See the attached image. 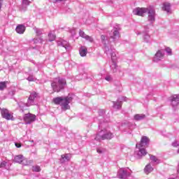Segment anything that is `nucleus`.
<instances>
[{
  "label": "nucleus",
  "instance_id": "nucleus-21",
  "mask_svg": "<svg viewBox=\"0 0 179 179\" xmlns=\"http://www.w3.org/2000/svg\"><path fill=\"white\" fill-rule=\"evenodd\" d=\"M135 121H142V120H145L146 118V115L145 114H136L134 116Z\"/></svg>",
  "mask_w": 179,
  "mask_h": 179
},
{
  "label": "nucleus",
  "instance_id": "nucleus-3",
  "mask_svg": "<svg viewBox=\"0 0 179 179\" xmlns=\"http://www.w3.org/2000/svg\"><path fill=\"white\" fill-rule=\"evenodd\" d=\"M101 40L102 44H103L105 53L107 55H110L112 62H115V57H117V55H115L114 49H113L111 46H108L110 44V42L108 41V38L104 35H101Z\"/></svg>",
  "mask_w": 179,
  "mask_h": 179
},
{
  "label": "nucleus",
  "instance_id": "nucleus-16",
  "mask_svg": "<svg viewBox=\"0 0 179 179\" xmlns=\"http://www.w3.org/2000/svg\"><path fill=\"white\" fill-rule=\"evenodd\" d=\"M171 103L172 107H177L179 104V94H175L171 96Z\"/></svg>",
  "mask_w": 179,
  "mask_h": 179
},
{
  "label": "nucleus",
  "instance_id": "nucleus-10",
  "mask_svg": "<svg viewBox=\"0 0 179 179\" xmlns=\"http://www.w3.org/2000/svg\"><path fill=\"white\" fill-rule=\"evenodd\" d=\"M148 14V21L150 22V23H153L155 22V16L156 15V11H155V9L153 8H147V13Z\"/></svg>",
  "mask_w": 179,
  "mask_h": 179
},
{
  "label": "nucleus",
  "instance_id": "nucleus-36",
  "mask_svg": "<svg viewBox=\"0 0 179 179\" xmlns=\"http://www.w3.org/2000/svg\"><path fill=\"white\" fill-rule=\"evenodd\" d=\"M22 5H25V6H29V5H30V1L22 0Z\"/></svg>",
  "mask_w": 179,
  "mask_h": 179
},
{
  "label": "nucleus",
  "instance_id": "nucleus-25",
  "mask_svg": "<svg viewBox=\"0 0 179 179\" xmlns=\"http://www.w3.org/2000/svg\"><path fill=\"white\" fill-rule=\"evenodd\" d=\"M144 171L147 174H149V173H152V171H153V167H152V165H150V164H148L147 166H145Z\"/></svg>",
  "mask_w": 179,
  "mask_h": 179
},
{
  "label": "nucleus",
  "instance_id": "nucleus-40",
  "mask_svg": "<svg viewBox=\"0 0 179 179\" xmlns=\"http://www.w3.org/2000/svg\"><path fill=\"white\" fill-rule=\"evenodd\" d=\"M8 164V162L3 161L0 164V168L6 167V165Z\"/></svg>",
  "mask_w": 179,
  "mask_h": 179
},
{
  "label": "nucleus",
  "instance_id": "nucleus-7",
  "mask_svg": "<svg viewBox=\"0 0 179 179\" xmlns=\"http://www.w3.org/2000/svg\"><path fill=\"white\" fill-rule=\"evenodd\" d=\"M131 173L127 171L124 168H121L117 172V177L120 179H125L127 177H129Z\"/></svg>",
  "mask_w": 179,
  "mask_h": 179
},
{
  "label": "nucleus",
  "instance_id": "nucleus-6",
  "mask_svg": "<svg viewBox=\"0 0 179 179\" xmlns=\"http://www.w3.org/2000/svg\"><path fill=\"white\" fill-rule=\"evenodd\" d=\"M24 121L27 125L31 124V122H34V121H36V115L31 113H27L24 116Z\"/></svg>",
  "mask_w": 179,
  "mask_h": 179
},
{
  "label": "nucleus",
  "instance_id": "nucleus-22",
  "mask_svg": "<svg viewBox=\"0 0 179 179\" xmlns=\"http://www.w3.org/2000/svg\"><path fill=\"white\" fill-rule=\"evenodd\" d=\"M141 148V146L138 147L139 151L137 154L138 157H142V156H146V155H148V152H146V150L145 148Z\"/></svg>",
  "mask_w": 179,
  "mask_h": 179
},
{
  "label": "nucleus",
  "instance_id": "nucleus-12",
  "mask_svg": "<svg viewBox=\"0 0 179 179\" xmlns=\"http://www.w3.org/2000/svg\"><path fill=\"white\" fill-rule=\"evenodd\" d=\"M147 10L148 8H136L133 10V13L134 15H137V16H145Z\"/></svg>",
  "mask_w": 179,
  "mask_h": 179
},
{
  "label": "nucleus",
  "instance_id": "nucleus-44",
  "mask_svg": "<svg viewBox=\"0 0 179 179\" xmlns=\"http://www.w3.org/2000/svg\"><path fill=\"white\" fill-rule=\"evenodd\" d=\"M15 145L16 146V148H22V144L19 143H15Z\"/></svg>",
  "mask_w": 179,
  "mask_h": 179
},
{
  "label": "nucleus",
  "instance_id": "nucleus-26",
  "mask_svg": "<svg viewBox=\"0 0 179 179\" xmlns=\"http://www.w3.org/2000/svg\"><path fill=\"white\" fill-rule=\"evenodd\" d=\"M66 162H69V156L68 154L62 155V158L60 159V163H66Z\"/></svg>",
  "mask_w": 179,
  "mask_h": 179
},
{
  "label": "nucleus",
  "instance_id": "nucleus-4",
  "mask_svg": "<svg viewBox=\"0 0 179 179\" xmlns=\"http://www.w3.org/2000/svg\"><path fill=\"white\" fill-rule=\"evenodd\" d=\"M65 86H66V80L61 77L55 78L51 83L52 90L57 93L64 90Z\"/></svg>",
  "mask_w": 179,
  "mask_h": 179
},
{
  "label": "nucleus",
  "instance_id": "nucleus-9",
  "mask_svg": "<svg viewBox=\"0 0 179 179\" xmlns=\"http://www.w3.org/2000/svg\"><path fill=\"white\" fill-rule=\"evenodd\" d=\"M38 97V93L36 92H33L30 94L28 100L27 106H34V100Z\"/></svg>",
  "mask_w": 179,
  "mask_h": 179
},
{
  "label": "nucleus",
  "instance_id": "nucleus-45",
  "mask_svg": "<svg viewBox=\"0 0 179 179\" xmlns=\"http://www.w3.org/2000/svg\"><path fill=\"white\" fill-rule=\"evenodd\" d=\"M97 153H99V154H101L103 153V152H104L103 150L100 149V148H98L97 150H96Z\"/></svg>",
  "mask_w": 179,
  "mask_h": 179
},
{
  "label": "nucleus",
  "instance_id": "nucleus-28",
  "mask_svg": "<svg viewBox=\"0 0 179 179\" xmlns=\"http://www.w3.org/2000/svg\"><path fill=\"white\" fill-rule=\"evenodd\" d=\"M49 41H54L55 40V34H52L51 31L48 34Z\"/></svg>",
  "mask_w": 179,
  "mask_h": 179
},
{
  "label": "nucleus",
  "instance_id": "nucleus-35",
  "mask_svg": "<svg viewBox=\"0 0 179 179\" xmlns=\"http://www.w3.org/2000/svg\"><path fill=\"white\" fill-rule=\"evenodd\" d=\"M165 51L166 52H167L168 55H172V51H171V48H165Z\"/></svg>",
  "mask_w": 179,
  "mask_h": 179
},
{
  "label": "nucleus",
  "instance_id": "nucleus-14",
  "mask_svg": "<svg viewBox=\"0 0 179 179\" xmlns=\"http://www.w3.org/2000/svg\"><path fill=\"white\" fill-rule=\"evenodd\" d=\"M149 142H150V139H149L148 136H143L141 137L138 146H140V148H143V146H147V145L149 144Z\"/></svg>",
  "mask_w": 179,
  "mask_h": 179
},
{
  "label": "nucleus",
  "instance_id": "nucleus-20",
  "mask_svg": "<svg viewBox=\"0 0 179 179\" xmlns=\"http://www.w3.org/2000/svg\"><path fill=\"white\" fill-rule=\"evenodd\" d=\"M113 107L115 110H121V107H122V103L120 101V99L117 100V101H113Z\"/></svg>",
  "mask_w": 179,
  "mask_h": 179
},
{
  "label": "nucleus",
  "instance_id": "nucleus-38",
  "mask_svg": "<svg viewBox=\"0 0 179 179\" xmlns=\"http://www.w3.org/2000/svg\"><path fill=\"white\" fill-rule=\"evenodd\" d=\"M99 114L100 117H103V115H104V114H106V111H104V110H103V109H100L99 110Z\"/></svg>",
  "mask_w": 179,
  "mask_h": 179
},
{
  "label": "nucleus",
  "instance_id": "nucleus-48",
  "mask_svg": "<svg viewBox=\"0 0 179 179\" xmlns=\"http://www.w3.org/2000/svg\"><path fill=\"white\" fill-rule=\"evenodd\" d=\"M136 148H138V144H136Z\"/></svg>",
  "mask_w": 179,
  "mask_h": 179
},
{
  "label": "nucleus",
  "instance_id": "nucleus-5",
  "mask_svg": "<svg viewBox=\"0 0 179 179\" xmlns=\"http://www.w3.org/2000/svg\"><path fill=\"white\" fill-rule=\"evenodd\" d=\"M14 162L15 163H19L20 164H23L24 166H29V164L33 163V161H27V159L21 155L15 156Z\"/></svg>",
  "mask_w": 179,
  "mask_h": 179
},
{
  "label": "nucleus",
  "instance_id": "nucleus-19",
  "mask_svg": "<svg viewBox=\"0 0 179 179\" xmlns=\"http://www.w3.org/2000/svg\"><path fill=\"white\" fill-rule=\"evenodd\" d=\"M15 31L18 33V34H23V33L26 31V27L23 24H19L16 27Z\"/></svg>",
  "mask_w": 179,
  "mask_h": 179
},
{
  "label": "nucleus",
  "instance_id": "nucleus-23",
  "mask_svg": "<svg viewBox=\"0 0 179 179\" xmlns=\"http://www.w3.org/2000/svg\"><path fill=\"white\" fill-rule=\"evenodd\" d=\"M17 106L20 107V110H22V111H24V110H26V107H30V106H28L27 105V103H24L23 101H20V102H17Z\"/></svg>",
  "mask_w": 179,
  "mask_h": 179
},
{
  "label": "nucleus",
  "instance_id": "nucleus-42",
  "mask_svg": "<svg viewBox=\"0 0 179 179\" xmlns=\"http://www.w3.org/2000/svg\"><path fill=\"white\" fill-rule=\"evenodd\" d=\"M27 79V80H29V82L34 81V78L33 77V76H29Z\"/></svg>",
  "mask_w": 179,
  "mask_h": 179
},
{
  "label": "nucleus",
  "instance_id": "nucleus-1",
  "mask_svg": "<svg viewBox=\"0 0 179 179\" xmlns=\"http://www.w3.org/2000/svg\"><path fill=\"white\" fill-rule=\"evenodd\" d=\"M107 123L100 122L99 124V129H101L99 133L96 135L95 141H110L114 138V134L109 130L106 129Z\"/></svg>",
  "mask_w": 179,
  "mask_h": 179
},
{
  "label": "nucleus",
  "instance_id": "nucleus-2",
  "mask_svg": "<svg viewBox=\"0 0 179 179\" xmlns=\"http://www.w3.org/2000/svg\"><path fill=\"white\" fill-rule=\"evenodd\" d=\"M73 100V98L71 96V95L69 94L67 96H58L56 98H54L52 99V102L57 106H61L62 110H69L71 108V106H69V103Z\"/></svg>",
  "mask_w": 179,
  "mask_h": 179
},
{
  "label": "nucleus",
  "instance_id": "nucleus-39",
  "mask_svg": "<svg viewBox=\"0 0 179 179\" xmlns=\"http://www.w3.org/2000/svg\"><path fill=\"white\" fill-rule=\"evenodd\" d=\"M172 146H173L174 148H177L178 146H179V142L177 141H175L172 143Z\"/></svg>",
  "mask_w": 179,
  "mask_h": 179
},
{
  "label": "nucleus",
  "instance_id": "nucleus-13",
  "mask_svg": "<svg viewBox=\"0 0 179 179\" xmlns=\"http://www.w3.org/2000/svg\"><path fill=\"white\" fill-rule=\"evenodd\" d=\"M120 30H121V28L119 26L114 27L113 35L110 36V38H113V41H115L120 38Z\"/></svg>",
  "mask_w": 179,
  "mask_h": 179
},
{
  "label": "nucleus",
  "instance_id": "nucleus-33",
  "mask_svg": "<svg viewBox=\"0 0 179 179\" xmlns=\"http://www.w3.org/2000/svg\"><path fill=\"white\" fill-rule=\"evenodd\" d=\"M79 34L80 37H83V38H86V37L87 36V35H86V34H85V31L80 30L79 31Z\"/></svg>",
  "mask_w": 179,
  "mask_h": 179
},
{
  "label": "nucleus",
  "instance_id": "nucleus-32",
  "mask_svg": "<svg viewBox=\"0 0 179 179\" xmlns=\"http://www.w3.org/2000/svg\"><path fill=\"white\" fill-rule=\"evenodd\" d=\"M149 38H150V36L148 34H145L143 36V40L145 41V43H149Z\"/></svg>",
  "mask_w": 179,
  "mask_h": 179
},
{
  "label": "nucleus",
  "instance_id": "nucleus-41",
  "mask_svg": "<svg viewBox=\"0 0 179 179\" xmlns=\"http://www.w3.org/2000/svg\"><path fill=\"white\" fill-rule=\"evenodd\" d=\"M105 80H107L108 82H111V80H113V77H111V76H107L105 78Z\"/></svg>",
  "mask_w": 179,
  "mask_h": 179
},
{
  "label": "nucleus",
  "instance_id": "nucleus-30",
  "mask_svg": "<svg viewBox=\"0 0 179 179\" xmlns=\"http://www.w3.org/2000/svg\"><path fill=\"white\" fill-rule=\"evenodd\" d=\"M32 171H34L35 173H38L41 171V169L38 166H34V167H32Z\"/></svg>",
  "mask_w": 179,
  "mask_h": 179
},
{
  "label": "nucleus",
  "instance_id": "nucleus-15",
  "mask_svg": "<svg viewBox=\"0 0 179 179\" xmlns=\"http://www.w3.org/2000/svg\"><path fill=\"white\" fill-rule=\"evenodd\" d=\"M110 71L113 73H117V72H121L120 67L117 64V62H112V64L110 66Z\"/></svg>",
  "mask_w": 179,
  "mask_h": 179
},
{
  "label": "nucleus",
  "instance_id": "nucleus-24",
  "mask_svg": "<svg viewBox=\"0 0 179 179\" xmlns=\"http://www.w3.org/2000/svg\"><path fill=\"white\" fill-rule=\"evenodd\" d=\"M80 57H86L87 54V48L85 47H81L79 50Z\"/></svg>",
  "mask_w": 179,
  "mask_h": 179
},
{
  "label": "nucleus",
  "instance_id": "nucleus-31",
  "mask_svg": "<svg viewBox=\"0 0 179 179\" xmlns=\"http://www.w3.org/2000/svg\"><path fill=\"white\" fill-rule=\"evenodd\" d=\"M34 30L37 36H41V34H43V29L35 28Z\"/></svg>",
  "mask_w": 179,
  "mask_h": 179
},
{
  "label": "nucleus",
  "instance_id": "nucleus-47",
  "mask_svg": "<svg viewBox=\"0 0 179 179\" xmlns=\"http://www.w3.org/2000/svg\"><path fill=\"white\" fill-rule=\"evenodd\" d=\"M177 153L179 154V148H178V150H177Z\"/></svg>",
  "mask_w": 179,
  "mask_h": 179
},
{
  "label": "nucleus",
  "instance_id": "nucleus-37",
  "mask_svg": "<svg viewBox=\"0 0 179 179\" xmlns=\"http://www.w3.org/2000/svg\"><path fill=\"white\" fill-rule=\"evenodd\" d=\"M85 40L90 41V43H93V38L92 36H89L88 35H87L85 37Z\"/></svg>",
  "mask_w": 179,
  "mask_h": 179
},
{
  "label": "nucleus",
  "instance_id": "nucleus-17",
  "mask_svg": "<svg viewBox=\"0 0 179 179\" xmlns=\"http://www.w3.org/2000/svg\"><path fill=\"white\" fill-rule=\"evenodd\" d=\"M57 45L58 47H64L66 50H69V47H70L69 43L64 40L59 41L57 42Z\"/></svg>",
  "mask_w": 179,
  "mask_h": 179
},
{
  "label": "nucleus",
  "instance_id": "nucleus-43",
  "mask_svg": "<svg viewBox=\"0 0 179 179\" xmlns=\"http://www.w3.org/2000/svg\"><path fill=\"white\" fill-rule=\"evenodd\" d=\"M120 99V101H121V103H122V101H127V96H122L121 98H119Z\"/></svg>",
  "mask_w": 179,
  "mask_h": 179
},
{
  "label": "nucleus",
  "instance_id": "nucleus-29",
  "mask_svg": "<svg viewBox=\"0 0 179 179\" xmlns=\"http://www.w3.org/2000/svg\"><path fill=\"white\" fill-rule=\"evenodd\" d=\"M6 83H8V82H0V90L6 89Z\"/></svg>",
  "mask_w": 179,
  "mask_h": 179
},
{
  "label": "nucleus",
  "instance_id": "nucleus-46",
  "mask_svg": "<svg viewBox=\"0 0 179 179\" xmlns=\"http://www.w3.org/2000/svg\"><path fill=\"white\" fill-rule=\"evenodd\" d=\"M66 0H56V2H62V1H65Z\"/></svg>",
  "mask_w": 179,
  "mask_h": 179
},
{
  "label": "nucleus",
  "instance_id": "nucleus-34",
  "mask_svg": "<svg viewBox=\"0 0 179 179\" xmlns=\"http://www.w3.org/2000/svg\"><path fill=\"white\" fill-rule=\"evenodd\" d=\"M34 41V44H38V43H41L42 40L41 38H34L32 39Z\"/></svg>",
  "mask_w": 179,
  "mask_h": 179
},
{
  "label": "nucleus",
  "instance_id": "nucleus-8",
  "mask_svg": "<svg viewBox=\"0 0 179 179\" xmlns=\"http://www.w3.org/2000/svg\"><path fill=\"white\" fill-rule=\"evenodd\" d=\"M1 117L3 118H5V120H7L8 121H9L10 120H11V121H13L15 119L13 118V115H12L9 111L8 110V109H1Z\"/></svg>",
  "mask_w": 179,
  "mask_h": 179
},
{
  "label": "nucleus",
  "instance_id": "nucleus-27",
  "mask_svg": "<svg viewBox=\"0 0 179 179\" xmlns=\"http://www.w3.org/2000/svg\"><path fill=\"white\" fill-rule=\"evenodd\" d=\"M150 160H152V162H154V163H160V160H159V159H157V157H156V156L154 155H150Z\"/></svg>",
  "mask_w": 179,
  "mask_h": 179
},
{
  "label": "nucleus",
  "instance_id": "nucleus-18",
  "mask_svg": "<svg viewBox=\"0 0 179 179\" xmlns=\"http://www.w3.org/2000/svg\"><path fill=\"white\" fill-rule=\"evenodd\" d=\"M162 10H164L167 13H171V4L169 2H164L163 3Z\"/></svg>",
  "mask_w": 179,
  "mask_h": 179
},
{
  "label": "nucleus",
  "instance_id": "nucleus-11",
  "mask_svg": "<svg viewBox=\"0 0 179 179\" xmlns=\"http://www.w3.org/2000/svg\"><path fill=\"white\" fill-rule=\"evenodd\" d=\"M164 57V50H159L155 54L153 61L154 62H159V61H162V59H163Z\"/></svg>",
  "mask_w": 179,
  "mask_h": 179
}]
</instances>
